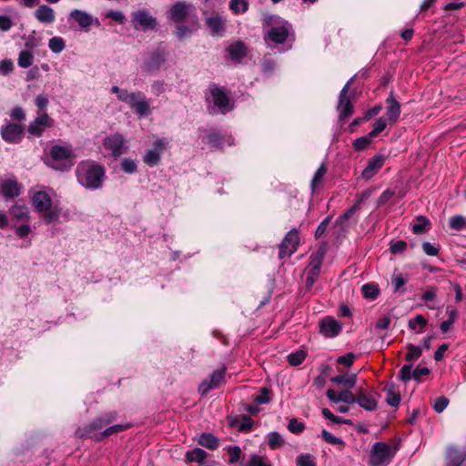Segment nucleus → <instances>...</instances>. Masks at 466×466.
<instances>
[{
  "instance_id": "1",
  "label": "nucleus",
  "mask_w": 466,
  "mask_h": 466,
  "mask_svg": "<svg viewBox=\"0 0 466 466\" xmlns=\"http://www.w3.org/2000/svg\"><path fill=\"white\" fill-rule=\"evenodd\" d=\"M77 182L86 189L96 190L103 186L106 171L103 166L91 160L81 161L76 168Z\"/></svg>"
},
{
  "instance_id": "2",
  "label": "nucleus",
  "mask_w": 466,
  "mask_h": 466,
  "mask_svg": "<svg viewBox=\"0 0 466 466\" xmlns=\"http://www.w3.org/2000/svg\"><path fill=\"white\" fill-rule=\"evenodd\" d=\"M115 418L116 417L113 414H106L104 417L98 418L97 420H94L85 429H78L76 433L80 437H87L99 440L102 437H107L114 433H117L119 431H123L128 429V424H116L106 428L103 432L100 433V437L97 438L95 433V431L102 430L106 424L115 420Z\"/></svg>"
},
{
  "instance_id": "3",
  "label": "nucleus",
  "mask_w": 466,
  "mask_h": 466,
  "mask_svg": "<svg viewBox=\"0 0 466 466\" xmlns=\"http://www.w3.org/2000/svg\"><path fill=\"white\" fill-rule=\"evenodd\" d=\"M31 200L35 211L43 216L46 224L59 218L61 211L56 206L53 205L52 198L47 192L44 190L36 191L32 195Z\"/></svg>"
},
{
  "instance_id": "4",
  "label": "nucleus",
  "mask_w": 466,
  "mask_h": 466,
  "mask_svg": "<svg viewBox=\"0 0 466 466\" xmlns=\"http://www.w3.org/2000/svg\"><path fill=\"white\" fill-rule=\"evenodd\" d=\"M279 17L274 15H268L265 17V23L272 25L267 32L266 40H269L275 44H283L289 36L292 31V25L287 21L280 24L278 22Z\"/></svg>"
},
{
  "instance_id": "5",
  "label": "nucleus",
  "mask_w": 466,
  "mask_h": 466,
  "mask_svg": "<svg viewBox=\"0 0 466 466\" xmlns=\"http://www.w3.org/2000/svg\"><path fill=\"white\" fill-rule=\"evenodd\" d=\"M397 452V447L386 442H375L370 450L369 464L370 466H388Z\"/></svg>"
},
{
  "instance_id": "6",
  "label": "nucleus",
  "mask_w": 466,
  "mask_h": 466,
  "mask_svg": "<svg viewBox=\"0 0 466 466\" xmlns=\"http://www.w3.org/2000/svg\"><path fill=\"white\" fill-rule=\"evenodd\" d=\"M48 165L56 170H66L73 165V150L70 147L56 145L50 149Z\"/></svg>"
},
{
  "instance_id": "7",
  "label": "nucleus",
  "mask_w": 466,
  "mask_h": 466,
  "mask_svg": "<svg viewBox=\"0 0 466 466\" xmlns=\"http://www.w3.org/2000/svg\"><path fill=\"white\" fill-rule=\"evenodd\" d=\"M103 146L106 150L110 151L111 156L115 159L125 154L128 148L127 140L118 133L105 137Z\"/></svg>"
},
{
  "instance_id": "8",
  "label": "nucleus",
  "mask_w": 466,
  "mask_h": 466,
  "mask_svg": "<svg viewBox=\"0 0 466 466\" xmlns=\"http://www.w3.org/2000/svg\"><path fill=\"white\" fill-rule=\"evenodd\" d=\"M169 142L164 137H152L151 147L147 150V166L153 167L159 163L161 155L168 148Z\"/></svg>"
},
{
  "instance_id": "9",
  "label": "nucleus",
  "mask_w": 466,
  "mask_h": 466,
  "mask_svg": "<svg viewBox=\"0 0 466 466\" xmlns=\"http://www.w3.org/2000/svg\"><path fill=\"white\" fill-rule=\"evenodd\" d=\"M299 244V237L297 229L293 228L289 230L285 236L284 239L279 245V257L283 258L285 257H290L296 252Z\"/></svg>"
},
{
  "instance_id": "10",
  "label": "nucleus",
  "mask_w": 466,
  "mask_h": 466,
  "mask_svg": "<svg viewBox=\"0 0 466 466\" xmlns=\"http://www.w3.org/2000/svg\"><path fill=\"white\" fill-rule=\"evenodd\" d=\"M225 369L215 370L209 379L202 381L198 387V391L201 395H206L213 389L220 387L225 382Z\"/></svg>"
},
{
  "instance_id": "11",
  "label": "nucleus",
  "mask_w": 466,
  "mask_h": 466,
  "mask_svg": "<svg viewBox=\"0 0 466 466\" xmlns=\"http://www.w3.org/2000/svg\"><path fill=\"white\" fill-rule=\"evenodd\" d=\"M377 393L366 389H360L356 393V401L361 408L373 411L378 407Z\"/></svg>"
},
{
  "instance_id": "12",
  "label": "nucleus",
  "mask_w": 466,
  "mask_h": 466,
  "mask_svg": "<svg viewBox=\"0 0 466 466\" xmlns=\"http://www.w3.org/2000/svg\"><path fill=\"white\" fill-rule=\"evenodd\" d=\"M210 95L211 101L218 112L225 114L231 109L228 96L222 88L213 86L210 89Z\"/></svg>"
},
{
  "instance_id": "13",
  "label": "nucleus",
  "mask_w": 466,
  "mask_h": 466,
  "mask_svg": "<svg viewBox=\"0 0 466 466\" xmlns=\"http://www.w3.org/2000/svg\"><path fill=\"white\" fill-rule=\"evenodd\" d=\"M1 136L8 143H18L24 136V127L18 124L8 123L1 128Z\"/></svg>"
},
{
  "instance_id": "14",
  "label": "nucleus",
  "mask_w": 466,
  "mask_h": 466,
  "mask_svg": "<svg viewBox=\"0 0 466 466\" xmlns=\"http://www.w3.org/2000/svg\"><path fill=\"white\" fill-rule=\"evenodd\" d=\"M52 123L51 117L46 113H43L29 124L27 131L30 135L39 137L46 127L52 126Z\"/></svg>"
},
{
  "instance_id": "15",
  "label": "nucleus",
  "mask_w": 466,
  "mask_h": 466,
  "mask_svg": "<svg viewBox=\"0 0 466 466\" xmlns=\"http://www.w3.org/2000/svg\"><path fill=\"white\" fill-rule=\"evenodd\" d=\"M352 82V79H350L342 88L339 94V105H338V110L339 112L340 117H348L350 116L353 112V107L350 103V98L347 96L348 91L350 89V86Z\"/></svg>"
},
{
  "instance_id": "16",
  "label": "nucleus",
  "mask_w": 466,
  "mask_h": 466,
  "mask_svg": "<svg viewBox=\"0 0 466 466\" xmlns=\"http://www.w3.org/2000/svg\"><path fill=\"white\" fill-rule=\"evenodd\" d=\"M193 9L191 5L183 2L176 3L170 10V17L176 23L180 24L190 15Z\"/></svg>"
},
{
  "instance_id": "17",
  "label": "nucleus",
  "mask_w": 466,
  "mask_h": 466,
  "mask_svg": "<svg viewBox=\"0 0 466 466\" xmlns=\"http://www.w3.org/2000/svg\"><path fill=\"white\" fill-rule=\"evenodd\" d=\"M11 219L14 222H29L31 219L30 210L25 204L15 203L9 208Z\"/></svg>"
},
{
  "instance_id": "18",
  "label": "nucleus",
  "mask_w": 466,
  "mask_h": 466,
  "mask_svg": "<svg viewBox=\"0 0 466 466\" xmlns=\"http://www.w3.org/2000/svg\"><path fill=\"white\" fill-rule=\"evenodd\" d=\"M320 332L326 337H335L341 330V324L332 319V318H325L319 323Z\"/></svg>"
},
{
  "instance_id": "19",
  "label": "nucleus",
  "mask_w": 466,
  "mask_h": 466,
  "mask_svg": "<svg viewBox=\"0 0 466 466\" xmlns=\"http://www.w3.org/2000/svg\"><path fill=\"white\" fill-rule=\"evenodd\" d=\"M446 466H466V452L455 447H449L446 453Z\"/></svg>"
},
{
  "instance_id": "20",
  "label": "nucleus",
  "mask_w": 466,
  "mask_h": 466,
  "mask_svg": "<svg viewBox=\"0 0 466 466\" xmlns=\"http://www.w3.org/2000/svg\"><path fill=\"white\" fill-rule=\"evenodd\" d=\"M225 22L226 20L217 13H212L206 18V24L214 35H223L225 31Z\"/></svg>"
},
{
  "instance_id": "21",
  "label": "nucleus",
  "mask_w": 466,
  "mask_h": 466,
  "mask_svg": "<svg viewBox=\"0 0 466 466\" xmlns=\"http://www.w3.org/2000/svg\"><path fill=\"white\" fill-rule=\"evenodd\" d=\"M384 160V157L380 155L374 156L362 171L361 177L367 180L370 179L382 167Z\"/></svg>"
},
{
  "instance_id": "22",
  "label": "nucleus",
  "mask_w": 466,
  "mask_h": 466,
  "mask_svg": "<svg viewBox=\"0 0 466 466\" xmlns=\"http://www.w3.org/2000/svg\"><path fill=\"white\" fill-rule=\"evenodd\" d=\"M387 104V111L386 116L390 123H395L400 115V105L395 99L393 94L391 93L389 97L386 99Z\"/></svg>"
},
{
  "instance_id": "23",
  "label": "nucleus",
  "mask_w": 466,
  "mask_h": 466,
  "mask_svg": "<svg viewBox=\"0 0 466 466\" xmlns=\"http://www.w3.org/2000/svg\"><path fill=\"white\" fill-rule=\"evenodd\" d=\"M126 103L139 116H143L146 113V102L143 93H131L130 98Z\"/></svg>"
},
{
  "instance_id": "24",
  "label": "nucleus",
  "mask_w": 466,
  "mask_h": 466,
  "mask_svg": "<svg viewBox=\"0 0 466 466\" xmlns=\"http://www.w3.org/2000/svg\"><path fill=\"white\" fill-rule=\"evenodd\" d=\"M70 17L74 18L82 28L89 27L93 22L99 25L98 20H94L93 16L86 11L75 9L70 13Z\"/></svg>"
},
{
  "instance_id": "25",
  "label": "nucleus",
  "mask_w": 466,
  "mask_h": 466,
  "mask_svg": "<svg viewBox=\"0 0 466 466\" xmlns=\"http://www.w3.org/2000/svg\"><path fill=\"white\" fill-rule=\"evenodd\" d=\"M35 18L44 24H51L56 19V14L53 8L48 5H42L35 12Z\"/></svg>"
},
{
  "instance_id": "26",
  "label": "nucleus",
  "mask_w": 466,
  "mask_h": 466,
  "mask_svg": "<svg viewBox=\"0 0 466 466\" xmlns=\"http://www.w3.org/2000/svg\"><path fill=\"white\" fill-rule=\"evenodd\" d=\"M2 194L5 198L18 197L21 193V186L13 179H6L2 183Z\"/></svg>"
},
{
  "instance_id": "27",
  "label": "nucleus",
  "mask_w": 466,
  "mask_h": 466,
  "mask_svg": "<svg viewBox=\"0 0 466 466\" xmlns=\"http://www.w3.org/2000/svg\"><path fill=\"white\" fill-rule=\"evenodd\" d=\"M228 52L233 60L239 61L246 56L247 47L243 42L238 41L228 47Z\"/></svg>"
},
{
  "instance_id": "28",
  "label": "nucleus",
  "mask_w": 466,
  "mask_h": 466,
  "mask_svg": "<svg viewBox=\"0 0 466 466\" xmlns=\"http://www.w3.org/2000/svg\"><path fill=\"white\" fill-rule=\"evenodd\" d=\"M166 61V54L164 50H157L153 53L147 61V71L158 69Z\"/></svg>"
},
{
  "instance_id": "29",
  "label": "nucleus",
  "mask_w": 466,
  "mask_h": 466,
  "mask_svg": "<svg viewBox=\"0 0 466 466\" xmlns=\"http://www.w3.org/2000/svg\"><path fill=\"white\" fill-rule=\"evenodd\" d=\"M198 444L209 450H215L218 447L219 441L211 433H202L198 438Z\"/></svg>"
},
{
  "instance_id": "30",
  "label": "nucleus",
  "mask_w": 466,
  "mask_h": 466,
  "mask_svg": "<svg viewBox=\"0 0 466 466\" xmlns=\"http://www.w3.org/2000/svg\"><path fill=\"white\" fill-rule=\"evenodd\" d=\"M325 256V250L323 248H319L315 253L310 256L309 263L308 268L320 271L322 262Z\"/></svg>"
},
{
  "instance_id": "31",
  "label": "nucleus",
  "mask_w": 466,
  "mask_h": 466,
  "mask_svg": "<svg viewBox=\"0 0 466 466\" xmlns=\"http://www.w3.org/2000/svg\"><path fill=\"white\" fill-rule=\"evenodd\" d=\"M229 424L230 426L238 427L240 431H248L253 426V420L249 416L244 415L240 422L238 418H234L230 419Z\"/></svg>"
},
{
  "instance_id": "32",
  "label": "nucleus",
  "mask_w": 466,
  "mask_h": 466,
  "mask_svg": "<svg viewBox=\"0 0 466 466\" xmlns=\"http://www.w3.org/2000/svg\"><path fill=\"white\" fill-rule=\"evenodd\" d=\"M427 322V319L422 315H417L415 318L409 320V328L417 333H421L423 332Z\"/></svg>"
},
{
  "instance_id": "33",
  "label": "nucleus",
  "mask_w": 466,
  "mask_h": 466,
  "mask_svg": "<svg viewBox=\"0 0 466 466\" xmlns=\"http://www.w3.org/2000/svg\"><path fill=\"white\" fill-rule=\"evenodd\" d=\"M430 220L424 216H419L416 222L412 224V231L415 234H422L429 230Z\"/></svg>"
},
{
  "instance_id": "34",
  "label": "nucleus",
  "mask_w": 466,
  "mask_h": 466,
  "mask_svg": "<svg viewBox=\"0 0 466 466\" xmlns=\"http://www.w3.org/2000/svg\"><path fill=\"white\" fill-rule=\"evenodd\" d=\"M132 25L137 30H146V11L134 12L132 14Z\"/></svg>"
},
{
  "instance_id": "35",
  "label": "nucleus",
  "mask_w": 466,
  "mask_h": 466,
  "mask_svg": "<svg viewBox=\"0 0 466 466\" xmlns=\"http://www.w3.org/2000/svg\"><path fill=\"white\" fill-rule=\"evenodd\" d=\"M186 457L187 460L190 462H202L207 457V452L202 449L196 448L192 451H187Z\"/></svg>"
},
{
  "instance_id": "36",
  "label": "nucleus",
  "mask_w": 466,
  "mask_h": 466,
  "mask_svg": "<svg viewBox=\"0 0 466 466\" xmlns=\"http://www.w3.org/2000/svg\"><path fill=\"white\" fill-rule=\"evenodd\" d=\"M357 380V375H338L336 377H333L331 379V381L337 383V384H344L348 387L351 388L355 385Z\"/></svg>"
},
{
  "instance_id": "37",
  "label": "nucleus",
  "mask_w": 466,
  "mask_h": 466,
  "mask_svg": "<svg viewBox=\"0 0 466 466\" xmlns=\"http://www.w3.org/2000/svg\"><path fill=\"white\" fill-rule=\"evenodd\" d=\"M268 444L270 449L276 450L284 445V440L279 432L273 431L268 435Z\"/></svg>"
},
{
  "instance_id": "38",
  "label": "nucleus",
  "mask_w": 466,
  "mask_h": 466,
  "mask_svg": "<svg viewBox=\"0 0 466 466\" xmlns=\"http://www.w3.org/2000/svg\"><path fill=\"white\" fill-rule=\"evenodd\" d=\"M327 173V167L324 164H322L318 170L316 171L312 180H311V189L316 190L322 183L323 177Z\"/></svg>"
},
{
  "instance_id": "39",
  "label": "nucleus",
  "mask_w": 466,
  "mask_h": 466,
  "mask_svg": "<svg viewBox=\"0 0 466 466\" xmlns=\"http://www.w3.org/2000/svg\"><path fill=\"white\" fill-rule=\"evenodd\" d=\"M362 293L366 299H375L380 293V289L376 284L368 283L362 286Z\"/></svg>"
},
{
  "instance_id": "40",
  "label": "nucleus",
  "mask_w": 466,
  "mask_h": 466,
  "mask_svg": "<svg viewBox=\"0 0 466 466\" xmlns=\"http://www.w3.org/2000/svg\"><path fill=\"white\" fill-rule=\"evenodd\" d=\"M19 226H14L15 236L19 238L26 239L32 232V228L29 222H21Z\"/></svg>"
},
{
  "instance_id": "41",
  "label": "nucleus",
  "mask_w": 466,
  "mask_h": 466,
  "mask_svg": "<svg viewBox=\"0 0 466 466\" xmlns=\"http://www.w3.org/2000/svg\"><path fill=\"white\" fill-rule=\"evenodd\" d=\"M33 62V54L28 50H23L19 53L18 56V66L23 68H27L32 65Z\"/></svg>"
},
{
  "instance_id": "42",
  "label": "nucleus",
  "mask_w": 466,
  "mask_h": 466,
  "mask_svg": "<svg viewBox=\"0 0 466 466\" xmlns=\"http://www.w3.org/2000/svg\"><path fill=\"white\" fill-rule=\"evenodd\" d=\"M230 9L236 15L245 13L248 8V3L247 0H231Z\"/></svg>"
},
{
  "instance_id": "43",
  "label": "nucleus",
  "mask_w": 466,
  "mask_h": 466,
  "mask_svg": "<svg viewBox=\"0 0 466 466\" xmlns=\"http://www.w3.org/2000/svg\"><path fill=\"white\" fill-rule=\"evenodd\" d=\"M121 169L128 174L135 173L137 168V162L130 157H125L120 163Z\"/></svg>"
},
{
  "instance_id": "44",
  "label": "nucleus",
  "mask_w": 466,
  "mask_h": 466,
  "mask_svg": "<svg viewBox=\"0 0 466 466\" xmlns=\"http://www.w3.org/2000/svg\"><path fill=\"white\" fill-rule=\"evenodd\" d=\"M321 436L326 442L332 445H339L340 450H342L345 447V442L341 439L332 435L326 430H323L321 431Z\"/></svg>"
},
{
  "instance_id": "45",
  "label": "nucleus",
  "mask_w": 466,
  "mask_h": 466,
  "mask_svg": "<svg viewBox=\"0 0 466 466\" xmlns=\"http://www.w3.org/2000/svg\"><path fill=\"white\" fill-rule=\"evenodd\" d=\"M408 353L406 355V360L409 362H412L417 360L422 353L421 348L419 346H415L413 344H409L407 346Z\"/></svg>"
},
{
  "instance_id": "46",
  "label": "nucleus",
  "mask_w": 466,
  "mask_h": 466,
  "mask_svg": "<svg viewBox=\"0 0 466 466\" xmlns=\"http://www.w3.org/2000/svg\"><path fill=\"white\" fill-rule=\"evenodd\" d=\"M48 46L54 53H60L65 49L66 44L62 37L54 36L49 40Z\"/></svg>"
},
{
  "instance_id": "47",
  "label": "nucleus",
  "mask_w": 466,
  "mask_h": 466,
  "mask_svg": "<svg viewBox=\"0 0 466 466\" xmlns=\"http://www.w3.org/2000/svg\"><path fill=\"white\" fill-rule=\"evenodd\" d=\"M373 138V137H370L369 133L365 137H361L355 139V141L353 142V147L356 150H364L370 146Z\"/></svg>"
},
{
  "instance_id": "48",
  "label": "nucleus",
  "mask_w": 466,
  "mask_h": 466,
  "mask_svg": "<svg viewBox=\"0 0 466 466\" xmlns=\"http://www.w3.org/2000/svg\"><path fill=\"white\" fill-rule=\"evenodd\" d=\"M307 354L304 350H299L288 356L289 363L292 366H298L303 362Z\"/></svg>"
},
{
  "instance_id": "49",
  "label": "nucleus",
  "mask_w": 466,
  "mask_h": 466,
  "mask_svg": "<svg viewBox=\"0 0 466 466\" xmlns=\"http://www.w3.org/2000/svg\"><path fill=\"white\" fill-rule=\"evenodd\" d=\"M297 466H317L315 458L309 454H301L296 460Z\"/></svg>"
},
{
  "instance_id": "50",
  "label": "nucleus",
  "mask_w": 466,
  "mask_h": 466,
  "mask_svg": "<svg viewBox=\"0 0 466 466\" xmlns=\"http://www.w3.org/2000/svg\"><path fill=\"white\" fill-rule=\"evenodd\" d=\"M247 464L248 466H271L267 458L257 454L252 455Z\"/></svg>"
},
{
  "instance_id": "51",
  "label": "nucleus",
  "mask_w": 466,
  "mask_h": 466,
  "mask_svg": "<svg viewBox=\"0 0 466 466\" xmlns=\"http://www.w3.org/2000/svg\"><path fill=\"white\" fill-rule=\"evenodd\" d=\"M465 225H466V221L462 216H460V215L452 216L450 218V227L452 229L461 230L465 227Z\"/></svg>"
},
{
  "instance_id": "52",
  "label": "nucleus",
  "mask_w": 466,
  "mask_h": 466,
  "mask_svg": "<svg viewBox=\"0 0 466 466\" xmlns=\"http://www.w3.org/2000/svg\"><path fill=\"white\" fill-rule=\"evenodd\" d=\"M387 127L385 118L380 117L374 123V128L370 132V137H376Z\"/></svg>"
},
{
  "instance_id": "53",
  "label": "nucleus",
  "mask_w": 466,
  "mask_h": 466,
  "mask_svg": "<svg viewBox=\"0 0 466 466\" xmlns=\"http://www.w3.org/2000/svg\"><path fill=\"white\" fill-rule=\"evenodd\" d=\"M228 462L234 464L238 462L241 456V449L238 446H230L228 449Z\"/></svg>"
},
{
  "instance_id": "54",
  "label": "nucleus",
  "mask_w": 466,
  "mask_h": 466,
  "mask_svg": "<svg viewBox=\"0 0 466 466\" xmlns=\"http://www.w3.org/2000/svg\"><path fill=\"white\" fill-rule=\"evenodd\" d=\"M288 429L294 434H299L304 431L305 425L297 419H291L289 422Z\"/></svg>"
},
{
  "instance_id": "55",
  "label": "nucleus",
  "mask_w": 466,
  "mask_h": 466,
  "mask_svg": "<svg viewBox=\"0 0 466 466\" xmlns=\"http://www.w3.org/2000/svg\"><path fill=\"white\" fill-rule=\"evenodd\" d=\"M106 17L110 18L120 25H123L126 22V16L121 11L109 10L106 12Z\"/></svg>"
},
{
  "instance_id": "56",
  "label": "nucleus",
  "mask_w": 466,
  "mask_h": 466,
  "mask_svg": "<svg viewBox=\"0 0 466 466\" xmlns=\"http://www.w3.org/2000/svg\"><path fill=\"white\" fill-rule=\"evenodd\" d=\"M111 92L116 94L118 100L122 101V102H127L129 98H130V94L127 90L126 89H121L119 88L118 86H113L112 88H111Z\"/></svg>"
},
{
  "instance_id": "57",
  "label": "nucleus",
  "mask_w": 466,
  "mask_h": 466,
  "mask_svg": "<svg viewBox=\"0 0 466 466\" xmlns=\"http://www.w3.org/2000/svg\"><path fill=\"white\" fill-rule=\"evenodd\" d=\"M339 401H343L345 403L352 404L356 401V395H354L351 391L346 390H342L339 393Z\"/></svg>"
},
{
  "instance_id": "58",
  "label": "nucleus",
  "mask_w": 466,
  "mask_h": 466,
  "mask_svg": "<svg viewBox=\"0 0 466 466\" xmlns=\"http://www.w3.org/2000/svg\"><path fill=\"white\" fill-rule=\"evenodd\" d=\"M321 412H322V415H323L326 419H328V420H331V421H332V422H334V423L341 424V423H347V422H348V420H344V419H342V418H340V417L335 416V415H334V414H333V413H332L329 409H327V408L322 409V411H321Z\"/></svg>"
},
{
  "instance_id": "59",
  "label": "nucleus",
  "mask_w": 466,
  "mask_h": 466,
  "mask_svg": "<svg viewBox=\"0 0 466 466\" xmlns=\"http://www.w3.org/2000/svg\"><path fill=\"white\" fill-rule=\"evenodd\" d=\"M14 69V64L10 59H4L0 61V74L3 76L8 75Z\"/></svg>"
},
{
  "instance_id": "60",
  "label": "nucleus",
  "mask_w": 466,
  "mask_h": 466,
  "mask_svg": "<svg viewBox=\"0 0 466 466\" xmlns=\"http://www.w3.org/2000/svg\"><path fill=\"white\" fill-rule=\"evenodd\" d=\"M320 271L313 270L308 268L307 277H306V287L307 289H310L315 281L317 280Z\"/></svg>"
},
{
  "instance_id": "61",
  "label": "nucleus",
  "mask_w": 466,
  "mask_h": 466,
  "mask_svg": "<svg viewBox=\"0 0 466 466\" xmlns=\"http://www.w3.org/2000/svg\"><path fill=\"white\" fill-rule=\"evenodd\" d=\"M449 404V400L446 397H440L434 401V410L438 413L443 411Z\"/></svg>"
},
{
  "instance_id": "62",
  "label": "nucleus",
  "mask_w": 466,
  "mask_h": 466,
  "mask_svg": "<svg viewBox=\"0 0 466 466\" xmlns=\"http://www.w3.org/2000/svg\"><path fill=\"white\" fill-rule=\"evenodd\" d=\"M400 378L406 382L412 378V365H404L400 370Z\"/></svg>"
},
{
  "instance_id": "63",
  "label": "nucleus",
  "mask_w": 466,
  "mask_h": 466,
  "mask_svg": "<svg viewBox=\"0 0 466 466\" xmlns=\"http://www.w3.org/2000/svg\"><path fill=\"white\" fill-rule=\"evenodd\" d=\"M355 358L356 357L353 353H348L344 356L339 357L337 362L345 367H350L353 364Z\"/></svg>"
},
{
  "instance_id": "64",
  "label": "nucleus",
  "mask_w": 466,
  "mask_h": 466,
  "mask_svg": "<svg viewBox=\"0 0 466 466\" xmlns=\"http://www.w3.org/2000/svg\"><path fill=\"white\" fill-rule=\"evenodd\" d=\"M391 282L394 286V291L397 292L402 288L406 282L407 279L402 275H395L392 277Z\"/></svg>"
}]
</instances>
